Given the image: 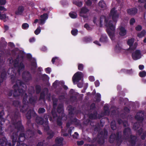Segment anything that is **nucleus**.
Here are the masks:
<instances>
[{
    "instance_id": "obj_15",
    "label": "nucleus",
    "mask_w": 146,
    "mask_h": 146,
    "mask_svg": "<svg viewBox=\"0 0 146 146\" xmlns=\"http://www.w3.org/2000/svg\"><path fill=\"white\" fill-rule=\"evenodd\" d=\"M143 117V113L141 112L137 113L135 116V118L137 120L141 119Z\"/></svg>"
},
{
    "instance_id": "obj_56",
    "label": "nucleus",
    "mask_w": 146,
    "mask_h": 146,
    "mask_svg": "<svg viewBox=\"0 0 146 146\" xmlns=\"http://www.w3.org/2000/svg\"><path fill=\"white\" fill-rule=\"evenodd\" d=\"M5 146H11V144L10 142H7L6 143Z\"/></svg>"
},
{
    "instance_id": "obj_5",
    "label": "nucleus",
    "mask_w": 146,
    "mask_h": 146,
    "mask_svg": "<svg viewBox=\"0 0 146 146\" xmlns=\"http://www.w3.org/2000/svg\"><path fill=\"white\" fill-rule=\"evenodd\" d=\"M83 77V74L81 72H78L75 73L72 78L74 84L78 82Z\"/></svg>"
},
{
    "instance_id": "obj_35",
    "label": "nucleus",
    "mask_w": 146,
    "mask_h": 146,
    "mask_svg": "<svg viewBox=\"0 0 146 146\" xmlns=\"http://www.w3.org/2000/svg\"><path fill=\"white\" fill-rule=\"evenodd\" d=\"M23 77H27L29 76V74L28 72H25L23 73Z\"/></svg>"
},
{
    "instance_id": "obj_36",
    "label": "nucleus",
    "mask_w": 146,
    "mask_h": 146,
    "mask_svg": "<svg viewBox=\"0 0 146 146\" xmlns=\"http://www.w3.org/2000/svg\"><path fill=\"white\" fill-rule=\"evenodd\" d=\"M76 4L78 6L81 7L82 5V3L81 1H78L76 2Z\"/></svg>"
},
{
    "instance_id": "obj_16",
    "label": "nucleus",
    "mask_w": 146,
    "mask_h": 146,
    "mask_svg": "<svg viewBox=\"0 0 146 146\" xmlns=\"http://www.w3.org/2000/svg\"><path fill=\"white\" fill-rule=\"evenodd\" d=\"M70 17L72 18H76L77 17V15L76 13L74 12H71L69 14Z\"/></svg>"
},
{
    "instance_id": "obj_52",
    "label": "nucleus",
    "mask_w": 146,
    "mask_h": 146,
    "mask_svg": "<svg viewBox=\"0 0 146 146\" xmlns=\"http://www.w3.org/2000/svg\"><path fill=\"white\" fill-rule=\"evenodd\" d=\"M100 83L98 81H96L95 82V84L96 86H98L99 85Z\"/></svg>"
},
{
    "instance_id": "obj_9",
    "label": "nucleus",
    "mask_w": 146,
    "mask_h": 146,
    "mask_svg": "<svg viewBox=\"0 0 146 146\" xmlns=\"http://www.w3.org/2000/svg\"><path fill=\"white\" fill-rule=\"evenodd\" d=\"M63 140L62 137H57L56 139V143L58 146H61L62 145V141Z\"/></svg>"
},
{
    "instance_id": "obj_26",
    "label": "nucleus",
    "mask_w": 146,
    "mask_h": 146,
    "mask_svg": "<svg viewBox=\"0 0 146 146\" xmlns=\"http://www.w3.org/2000/svg\"><path fill=\"white\" fill-rule=\"evenodd\" d=\"M84 27L88 30H91L92 29V27L90 26L87 24H85L84 25Z\"/></svg>"
},
{
    "instance_id": "obj_43",
    "label": "nucleus",
    "mask_w": 146,
    "mask_h": 146,
    "mask_svg": "<svg viewBox=\"0 0 146 146\" xmlns=\"http://www.w3.org/2000/svg\"><path fill=\"white\" fill-rule=\"evenodd\" d=\"M30 111H28V113L26 115V117L28 119H30L31 117V115L30 114Z\"/></svg>"
},
{
    "instance_id": "obj_48",
    "label": "nucleus",
    "mask_w": 146,
    "mask_h": 146,
    "mask_svg": "<svg viewBox=\"0 0 146 146\" xmlns=\"http://www.w3.org/2000/svg\"><path fill=\"white\" fill-rule=\"evenodd\" d=\"M89 80L91 81H94V78L93 76H90L89 77Z\"/></svg>"
},
{
    "instance_id": "obj_37",
    "label": "nucleus",
    "mask_w": 146,
    "mask_h": 146,
    "mask_svg": "<svg viewBox=\"0 0 146 146\" xmlns=\"http://www.w3.org/2000/svg\"><path fill=\"white\" fill-rule=\"evenodd\" d=\"M6 0H0V5H4L6 3Z\"/></svg>"
},
{
    "instance_id": "obj_58",
    "label": "nucleus",
    "mask_w": 146,
    "mask_h": 146,
    "mask_svg": "<svg viewBox=\"0 0 146 146\" xmlns=\"http://www.w3.org/2000/svg\"><path fill=\"white\" fill-rule=\"evenodd\" d=\"M17 9H24V7L22 6H19L18 7Z\"/></svg>"
},
{
    "instance_id": "obj_6",
    "label": "nucleus",
    "mask_w": 146,
    "mask_h": 146,
    "mask_svg": "<svg viewBox=\"0 0 146 146\" xmlns=\"http://www.w3.org/2000/svg\"><path fill=\"white\" fill-rule=\"evenodd\" d=\"M132 56L133 59L136 60L141 58L142 55L139 50H136L133 53Z\"/></svg>"
},
{
    "instance_id": "obj_10",
    "label": "nucleus",
    "mask_w": 146,
    "mask_h": 146,
    "mask_svg": "<svg viewBox=\"0 0 146 146\" xmlns=\"http://www.w3.org/2000/svg\"><path fill=\"white\" fill-rule=\"evenodd\" d=\"M134 41V39L131 38L128 40L127 41V44L129 46V48L133 50V47L132 46V44Z\"/></svg>"
},
{
    "instance_id": "obj_64",
    "label": "nucleus",
    "mask_w": 146,
    "mask_h": 146,
    "mask_svg": "<svg viewBox=\"0 0 146 146\" xmlns=\"http://www.w3.org/2000/svg\"><path fill=\"white\" fill-rule=\"evenodd\" d=\"M124 110L127 112L129 111V109L127 108H125L124 109Z\"/></svg>"
},
{
    "instance_id": "obj_14",
    "label": "nucleus",
    "mask_w": 146,
    "mask_h": 146,
    "mask_svg": "<svg viewBox=\"0 0 146 146\" xmlns=\"http://www.w3.org/2000/svg\"><path fill=\"white\" fill-rule=\"evenodd\" d=\"M127 12L129 15H134L137 13V10H127Z\"/></svg>"
},
{
    "instance_id": "obj_7",
    "label": "nucleus",
    "mask_w": 146,
    "mask_h": 146,
    "mask_svg": "<svg viewBox=\"0 0 146 146\" xmlns=\"http://www.w3.org/2000/svg\"><path fill=\"white\" fill-rule=\"evenodd\" d=\"M40 19H39L40 22L39 23L42 25L44 24L45 20L48 18V15L46 14H43L40 16Z\"/></svg>"
},
{
    "instance_id": "obj_55",
    "label": "nucleus",
    "mask_w": 146,
    "mask_h": 146,
    "mask_svg": "<svg viewBox=\"0 0 146 146\" xmlns=\"http://www.w3.org/2000/svg\"><path fill=\"white\" fill-rule=\"evenodd\" d=\"M9 45L11 47H13L14 46L12 42H9Z\"/></svg>"
},
{
    "instance_id": "obj_32",
    "label": "nucleus",
    "mask_w": 146,
    "mask_h": 146,
    "mask_svg": "<svg viewBox=\"0 0 146 146\" xmlns=\"http://www.w3.org/2000/svg\"><path fill=\"white\" fill-rule=\"evenodd\" d=\"M139 75L141 77H143L146 76V72L143 71L139 73Z\"/></svg>"
},
{
    "instance_id": "obj_44",
    "label": "nucleus",
    "mask_w": 146,
    "mask_h": 146,
    "mask_svg": "<svg viewBox=\"0 0 146 146\" xmlns=\"http://www.w3.org/2000/svg\"><path fill=\"white\" fill-rule=\"evenodd\" d=\"M113 136L111 135L110 136V138L109 141L111 143H112L113 142V141L114 140Z\"/></svg>"
},
{
    "instance_id": "obj_1",
    "label": "nucleus",
    "mask_w": 146,
    "mask_h": 146,
    "mask_svg": "<svg viewBox=\"0 0 146 146\" xmlns=\"http://www.w3.org/2000/svg\"><path fill=\"white\" fill-rule=\"evenodd\" d=\"M119 13L115 10H111L110 14V17L113 21V24L110 20V17H106L102 15L100 17L99 20L96 21L95 20L94 22L96 24L102 27L104 25L107 27V32L108 35L112 40L114 38L115 25L119 17Z\"/></svg>"
},
{
    "instance_id": "obj_4",
    "label": "nucleus",
    "mask_w": 146,
    "mask_h": 146,
    "mask_svg": "<svg viewBox=\"0 0 146 146\" xmlns=\"http://www.w3.org/2000/svg\"><path fill=\"white\" fill-rule=\"evenodd\" d=\"M48 116H46L45 118V121L43 123V121L42 119L39 117H37L36 119V121L39 124H43V126L44 127V129L46 130H47L49 129V127L48 126Z\"/></svg>"
},
{
    "instance_id": "obj_42",
    "label": "nucleus",
    "mask_w": 146,
    "mask_h": 146,
    "mask_svg": "<svg viewBox=\"0 0 146 146\" xmlns=\"http://www.w3.org/2000/svg\"><path fill=\"white\" fill-rule=\"evenodd\" d=\"M27 98L29 99V102L31 103H32L33 102H34L35 100L33 98H31L30 97H28Z\"/></svg>"
},
{
    "instance_id": "obj_47",
    "label": "nucleus",
    "mask_w": 146,
    "mask_h": 146,
    "mask_svg": "<svg viewBox=\"0 0 146 146\" xmlns=\"http://www.w3.org/2000/svg\"><path fill=\"white\" fill-rule=\"evenodd\" d=\"M84 144V142L83 141H78L77 142V144L78 145H82Z\"/></svg>"
},
{
    "instance_id": "obj_49",
    "label": "nucleus",
    "mask_w": 146,
    "mask_h": 146,
    "mask_svg": "<svg viewBox=\"0 0 146 146\" xmlns=\"http://www.w3.org/2000/svg\"><path fill=\"white\" fill-rule=\"evenodd\" d=\"M138 1L139 3H143L146 2V0H138Z\"/></svg>"
},
{
    "instance_id": "obj_53",
    "label": "nucleus",
    "mask_w": 146,
    "mask_h": 146,
    "mask_svg": "<svg viewBox=\"0 0 146 146\" xmlns=\"http://www.w3.org/2000/svg\"><path fill=\"white\" fill-rule=\"evenodd\" d=\"M35 39L34 38H30L29 40V41L30 42H34L35 41Z\"/></svg>"
},
{
    "instance_id": "obj_41",
    "label": "nucleus",
    "mask_w": 146,
    "mask_h": 146,
    "mask_svg": "<svg viewBox=\"0 0 146 146\" xmlns=\"http://www.w3.org/2000/svg\"><path fill=\"white\" fill-rule=\"evenodd\" d=\"M61 119L60 117H58V118L57 123L59 125H61L62 124L61 121H60Z\"/></svg>"
},
{
    "instance_id": "obj_29",
    "label": "nucleus",
    "mask_w": 146,
    "mask_h": 146,
    "mask_svg": "<svg viewBox=\"0 0 146 146\" xmlns=\"http://www.w3.org/2000/svg\"><path fill=\"white\" fill-rule=\"evenodd\" d=\"M33 135V132L31 131H28L26 133V135L28 137H31Z\"/></svg>"
},
{
    "instance_id": "obj_3",
    "label": "nucleus",
    "mask_w": 146,
    "mask_h": 146,
    "mask_svg": "<svg viewBox=\"0 0 146 146\" xmlns=\"http://www.w3.org/2000/svg\"><path fill=\"white\" fill-rule=\"evenodd\" d=\"M23 61L22 58L20 57L17 58L14 61L12 59L9 60V62L10 63H12L15 67L17 68L18 72H19L24 68V66L22 62Z\"/></svg>"
},
{
    "instance_id": "obj_19",
    "label": "nucleus",
    "mask_w": 146,
    "mask_h": 146,
    "mask_svg": "<svg viewBox=\"0 0 146 146\" xmlns=\"http://www.w3.org/2000/svg\"><path fill=\"white\" fill-rule=\"evenodd\" d=\"M145 34V31L144 30L142 31L141 32L137 35V36L139 38H141L143 37Z\"/></svg>"
},
{
    "instance_id": "obj_50",
    "label": "nucleus",
    "mask_w": 146,
    "mask_h": 146,
    "mask_svg": "<svg viewBox=\"0 0 146 146\" xmlns=\"http://www.w3.org/2000/svg\"><path fill=\"white\" fill-rule=\"evenodd\" d=\"M73 136L74 138H77L78 137V134L76 132H75Z\"/></svg>"
},
{
    "instance_id": "obj_27",
    "label": "nucleus",
    "mask_w": 146,
    "mask_h": 146,
    "mask_svg": "<svg viewBox=\"0 0 146 146\" xmlns=\"http://www.w3.org/2000/svg\"><path fill=\"white\" fill-rule=\"evenodd\" d=\"M111 129L113 130L115 129L116 128V125L115 124V122L114 121H112L111 123Z\"/></svg>"
},
{
    "instance_id": "obj_31",
    "label": "nucleus",
    "mask_w": 146,
    "mask_h": 146,
    "mask_svg": "<svg viewBox=\"0 0 146 146\" xmlns=\"http://www.w3.org/2000/svg\"><path fill=\"white\" fill-rule=\"evenodd\" d=\"M135 22V19L133 18H131L129 21V24L131 25H133Z\"/></svg>"
},
{
    "instance_id": "obj_17",
    "label": "nucleus",
    "mask_w": 146,
    "mask_h": 146,
    "mask_svg": "<svg viewBox=\"0 0 146 146\" xmlns=\"http://www.w3.org/2000/svg\"><path fill=\"white\" fill-rule=\"evenodd\" d=\"M124 133L125 135H129L130 134V130L129 127L125 129L124 131Z\"/></svg>"
},
{
    "instance_id": "obj_25",
    "label": "nucleus",
    "mask_w": 146,
    "mask_h": 146,
    "mask_svg": "<svg viewBox=\"0 0 146 146\" xmlns=\"http://www.w3.org/2000/svg\"><path fill=\"white\" fill-rule=\"evenodd\" d=\"M85 2L86 5L88 6H90L92 4V2L91 0H86Z\"/></svg>"
},
{
    "instance_id": "obj_22",
    "label": "nucleus",
    "mask_w": 146,
    "mask_h": 146,
    "mask_svg": "<svg viewBox=\"0 0 146 146\" xmlns=\"http://www.w3.org/2000/svg\"><path fill=\"white\" fill-rule=\"evenodd\" d=\"M90 118L91 119H96L97 118V113H95L94 114H91L90 116Z\"/></svg>"
},
{
    "instance_id": "obj_24",
    "label": "nucleus",
    "mask_w": 146,
    "mask_h": 146,
    "mask_svg": "<svg viewBox=\"0 0 146 146\" xmlns=\"http://www.w3.org/2000/svg\"><path fill=\"white\" fill-rule=\"evenodd\" d=\"M107 37L104 35L102 36L100 39V40L102 42H104L106 41Z\"/></svg>"
},
{
    "instance_id": "obj_30",
    "label": "nucleus",
    "mask_w": 146,
    "mask_h": 146,
    "mask_svg": "<svg viewBox=\"0 0 146 146\" xmlns=\"http://www.w3.org/2000/svg\"><path fill=\"white\" fill-rule=\"evenodd\" d=\"M29 27V25L27 23L23 24L22 25V28L23 29H27Z\"/></svg>"
},
{
    "instance_id": "obj_28",
    "label": "nucleus",
    "mask_w": 146,
    "mask_h": 146,
    "mask_svg": "<svg viewBox=\"0 0 146 146\" xmlns=\"http://www.w3.org/2000/svg\"><path fill=\"white\" fill-rule=\"evenodd\" d=\"M57 111L58 112L61 113H62L63 112V108L62 106L60 107L59 106L57 109Z\"/></svg>"
},
{
    "instance_id": "obj_21",
    "label": "nucleus",
    "mask_w": 146,
    "mask_h": 146,
    "mask_svg": "<svg viewBox=\"0 0 146 146\" xmlns=\"http://www.w3.org/2000/svg\"><path fill=\"white\" fill-rule=\"evenodd\" d=\"M115 50L117 52H119L121 51L122 48L121 46L119 45H117L115 47Z\"/></svg>"
},
{
    "instance_id": "obj_60",
    "label": "nucleus",
    "mask_w": 146,
    "mask_h": 146,
    "mask_svg": "<svg viewBox=\"0 0 146 146\" xmlns=\"http://www.w3.org/2000/svg\"><path fill=\"white\" fill-rule=\"evenodd\" d=\"M52 115H53V117L54 118H55V117L54 115H56V113H54L53 111H52Z\"/></svg>"
},
{
    "instance_id": "obj_11",
    "label": "nucleus",
    "mask_w": 146,
    "mask_h": 146,
    "mask_svg": "<svg viewBox=\"0 0 146 146\" xmlns=\"http://www.w3.org/2000/svg\"><path fill=\"white\" fill-rule=\"evenodd\" d=\"M0 10V19L5 21H6V19L7 17L6 16L5 14L3 13V12L2 11V10Z\"/></svg>"
},
{
    "instance_id": "obj_61",
    "label": "nucleus",
    "mask_w": 146,
    "mask_h": 146,
    "mask_svg": "<svg viewBox=\"0 0 146 146\" xmlns=\"http://www.w3.org/2000/svg\"><path fill=\"white\" fill-rule=\"evenodd\" d=\"M44 96V94L43 93H41L40 96V98H43Z\"/></svg>"
},
{
    "instance_id": "obj_33",
    "label": "nucleus",
    "mask_w": 146,
    "mask_h": 146,
    "mask_svg": "<svg viewBox=\"0 0 146 146\" xmlns=\"http://www.w3.org/2000/svg\"><path fill=\"white\" fill-rule=\"evenodd\" d=\"M40 31H41V29L40 28V27H39L35 31V33L36 35H37L40 33Z\"/></svg>"
},
{
    "instance_id": "obj_40",
    "label": "nucleus",
    "mask_w": 146,
    "mask_h": 146,
    "mask_svg": "<svg viewBox=\"0 0 146 146\" xmlns=\"http://www.w3.org/2000/svg\"><path fill=\"white\" fill-rule=\"evenodd\" d=\"M135 29L137 31H140L142 29V27L139 25H138L135 27Z\"/></svg>"
},
{
    "instance_id": "obj_57",
    "label": "nucleus",
    "mask_w": 146,
    "mask_h": 146,
    "mask_svg": "<svg viewBox=\"0 0 146 146\" xmlns=\"http://www.w3.org/2000/svg\"><path fill=\"white\" fill-rule=\"evenodd\" d=\"M78 86L79 88H81L82 86V84L79 83L78 84Z\"/></svg>"
},
{
    "instance_id": "obj_45",
    "label": "nucleus",
    "mask_w": 146,
    "mask_h": 146,
    "mask_svg": "<svg viewBox=\"0 0 146 146\" xmlns=\"http://www.w3.org/2000/svg\"><path fill=\"white\" fill-rule=\"evenodd\" d=\"M32 66L34 68H36V62L35 61H34L33 64H32Z\"/></svg>"
},
{
    "instance_id": "obj_54",
    "label": "nucleus",
    "mask_w": 146,
    "mask_h": 146,
    "mask_svg": "<svg viewBox=\"0 0 146 146\" xmlns=\"http://www.w3.org/2000/svg\"><path fill=\"white\" fill-rule=\"evenodd\" d=\"M58 58L57 57H56L55 58H53L52 60V62L53 63H54L55 62V60L56 59H57Z\"/></svg>"
},
{
    "instance_id": "obj_62",
    "label": "nucleus",
    "mask_w": 146,
    "mask_h": 146,
    "mask_svg": "<svg viewBox=\"0 0 146 146\" xmlns=\"http://www.w3.org/2000/svg\"><path fill=\"white\" fill-rule=\"evenodd\" d=\"M0 9H6L4 6H0Z\"/></svg>"
},
{
    "instance_id": "obj_2",
    "label": "nucleus",
    "mask_w": 146,
    "mask_h": 146,
    "mask_svg": "<svg viewBox=\"0 0 146 146\" xmlns=\"http://www.w3.org/2000/svg\"><path fill=\"white\" fill-rule=\"evenodd\" d=\"M12 81L13 82H15V84H14L13 88L14 89V91L13 92L14 96H17L21 95L23 92V90H18L19 88H22V83L19 80H17L15 77L13 78V77L11 78Z\"/></svg>"
},
{
    "instance_id": "obj_59",
    "label": "nucleus",
    "mask_w": 146,
    "mask_h": 146,
    "mask_svg": "<svg viewBox=\"0 0 146 146\" xmlns=\"http://www.w3.org/2000/svg\"><path fill=\"white\" fill-rule=\"evenodd\" d=\"M94 43L95 44L98 45L99 46H100V44L97 41H95L94 42Z\"/></svg>"
},
{
    "instance_id": "obj_46",
    "label": "nucleus",
    "mask_w": 146,
    "mask_h": 146,
    "mask_svg": "<svg viewBox=\"0 0 146 146\" xmlns=\"http://www.w3.org/2000/svg\"><path fill=\"white\" fill-rule=\"evenodd\" d=\"M45 71L46 73H49L51 71V69L49 68H48L45 69Z\"/></svg>"
},
{
    "instance_id": "obj_18",
    "label": "nucleus",
    "mask_w": 146,
    "mask_h": 146,
    "mask_svg": "<svg viewBox=\"0 0 146 146\" xmlns=\"http://www.w3.org/2000/svg\"><path fill=\"white\" fill-rule=\"evenodd\" d=\"M25 139V135L23 133L21 134L19 137V140L21 141H22L24 140Z\"/></svg>"
},
{
    "instance_id": "obj_12",
    "label": "nucleus",
    "mask_w": 146,
    "mask_h": 146,
    "mask_svg": "<svg viewBox=\"0 0 146 146\" xmlns=\"http://www.w3.org/2000/svg\"><path fill=\"white\" fill-rule=\"evenodd\" d=\"M88 10H81L80 11V15L81 16L86 17L85 15L88 12Z\"/></svg>"
},
{
    "instance_id": "obj_63",
    "label": "nucleus",
    "mask_w": 146,
    "mask_h": 146,
    "mask_svg": "<svg viewBox=\"0 0 146 146\" xmlns=\"http://www.w3.org/2000/svg\"><path fill=\"white\" fill-rule=\"evenodd\" d=\"M13 91H10V93H9L8 94V95L9 96H11V95H12V93H13Z\"/></svg>"
},
{
    "instance_id": "obj_39",
    "label": "nucleus",
    "mask_w": 146,
    "mask_h": 146,
    "mask_svg": "<svg viewBox=\"0 0 146 146\" xmlns=\"http://www.w3.org/2000/svg\"><path fill=\"white\" fill-rule=\"evenodd\" d=\"M45 111V110L43 108H40L38 110V112L39 113H42Z\"/></svg>"
},
{
    "instance_id": "obj_23",
    "label": "nucleus",
    "mask_w": 146,
    "mask_h": 146,
    "mask_svg": "<svg viewBox=\"0 0 146 146\" xmlns=\"http://www.w3.org/2000/svg\"><path fill=\"white\" fill-rule=\"evenodd\" d=\"M6 139L5 137L1 138L0 140V143L1 145H3L4 143L6 142Z\"/></svg>"
},
{
    "instance_id": "obj_34",
    "label": "nucleus",
    "mask_w": 146,
    "mask_h": 146,
    "mask_svg": "<svg viewBox=\"0 0 146 146\" xmlns=\"http://www.w3.org/2000/svg\"><path fill=\"white\" fill-rule=\"evenodd\" d=\"M78 30L77 29H74L72 31L71 33L73 35H76L77 34Z\"/></svg>"
},
{
    "instance_id": "obj_13",
    "label": "nucleus",
    "mask_w": 146,
    "mask_h": 146,
    "mask_svg": "<svg viewBox=\"0 0 146 146\" xmlns=\"http://www.w3.org/2000/svg\"><path fill=\"white\" fill-rule=\"evenodd\" d=\"M99 5L101 8H104L106 7V5L103 0L100 1L99 3Z\"/></svg>"
},
{
    "instance_id": "obj_20",
    "label": "nucleus",
    "mask_w": 146,
    "mask_h": 146,
    "mask_svg": "<svg viewBox=\"0 0 146 146\" xmlns=\"http://www.w3.org/2000/svg\"><path fill=\"white\" fill-rule=\"evenodd\" d=\"M15 13L17 15H21L23 13V10H16Z\"/></svg>"
},
{
    "instance_id": "obj_8",
    "label": "nucleus",
    "mask_w": 146,
    "mask_h": 146,
    "mask_svg": "<svg viewBox=\"0 0 146 146\" xmlns=\"http://www.w3.org/2000/svg\"><path fill=\"white\" fill-rule=\"evenodd\" d=\"M119 34L121 36H123L126 35V31L125 29L122 26H120L119 28Z\"/></svg>"
},
{
    "instance_id": "obj_51",
    "label": "nucleus",
    "mask_w": 146,
    "mask_h": 146,
    "mask_svg": "<svg viewBox=\"0 0 146 146\" xmlns=\"http://www.w3.org/2000/svg\"><path fill=\"white\" fill-rule=\"evenodd\" d=\"M139 68L140 70H141L144 68V66L143 65H139Z\"/></svg>"
},
{
    "instance_id": "obj_38",
    "label": "nucleus",
    "mask_w": 146,
    "mask_h": 146,
    "mask_svg": "<svg viewBox=\"0 0 146 146\" xmlns=\"http://www.w3.org/2000/svg\"><path fill=\"white\" fill-rule=\"evenodd\" d=\"M83 68V65L82 64H79L78 65V68L79 70H82Z\"/></svg>"
}]
</instances>
